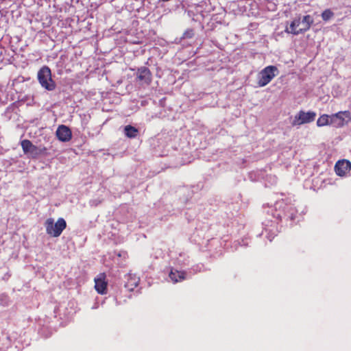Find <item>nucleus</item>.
Returning a JSON list of instances; mask_svg holds the SVG:
<instances>
[{"mask_svg":"<svg viewBox=\"0 0 351 351\" xmlns=\"http://www.w3.org/2000/svg\"><path fill=\"white\" fill-rule=\"evenodd\" d=\"M316 113L313 111L305 112L304 110H300L293 118L291 123L293 126L300 125L306 123H309L315 119Z\"/></svg>","mask_w":351,"mask_h":351,"instance_id":"obj_6","label":"nucleus"},{"mask_svg":"<svg viewBox=\"0 0 351 351\" xmlns=\"http://www.w3.org/2000/svg\"><path fill=\"white\" fill-rule=\"evenodd\" d=\"M301 24L302 23L300 18L295 19L290 24L289 30L287 29L286 32L294 35H298L299 34L303 33L302 27L299 28Z\"/></svg>","mask_w":351,"mask_h":351,"instance_id":"obj_12","label":"nucleus"},{"mask_svg":"<svg viewBox=\"0 0 351 351\" xmlns=\"http://www.w3.org/2000/svg\"><path fill=\"white\" fill-rule=\"evenodd\" d=\"M21 145L24 154H30L32 158H36L39 155L45 154L47 150L45 147L41 148L36 147L27 139L23 140L21 142Z\"/></svg>","mask_w":351,"mask_h":351,"instance_id":"obj_5","label":"nucleus"},{"mask_svg":"<svg viewBox=\"0 0 351 351\" xmlns=\"http://www.w3.org/2000/svg\"><path fill=\"white\" fill-rule=\"evenodd\" d=\"M38 80L43 88L51 91L56 88V82L52 80L51 69L47 66H43L37 74Z\"/></svg>","mask_w":351,"mask_h":351,"instance_id":"obj_2","label":"nucleus"},{"mask_svg":"<svg viewBox=\"0 0 351 351\" xmlns=\"http://www.w3.org/2000/svg\"><path fill=\"white\" fill-rule=\"evenodd\" d=\"M124 132L125 136L130 138H135L138 132V130L136 128L130 125H126L125 127Z\"/></svg>","mask_w":351,"mask_h":351,"instance_id":"obj_16","label":"nucleus"},{"mask_svg":"<svg viewBox=\"0 0 351 351\" xmlns=\"http://www.w3.org/2000/svg\"><path fill=\"white\" fill-rule=\"evenodd\" d=\"M333 12L329 10V9H327V10H325L322 13V18L324 21H328L332 16H333Z\"/></svg>","mask_w":351,"mask_h":351,"instance_id":"obj_17","label":"nucleus"},{"mask_svg":"<svg viewBox=\"0 0 351 351\" xmlns=\"http://www.w3.org/2000/svg\"><path fill=\"white\" fill-rule=\"evenodd\" d=\"M171 280L174 282H178L184 280L186 278V272L184 271H178L173 269L171 270L169 274Z\"/></svg>","mask_w":351,"mask_h":351,"instance_id":"obj_13","label":"nucleus"},{"mask_svg":"<svg viewBox=\"0 0 351 351\" xmlns=\"http://www.w3.org/2000/svg\"><path fill=\"white\" fill-rule=\"evenodd\" d=\"M330 124V115L324 114L321 115L317 120V125L323 127Z\"/></svg>","mask_w":351,"mask_h":351,"instance_id":"obj_15","label":"nucleus"},{"mask_svg":"<svg viewBox=\"0 0 351 351\" xmlns=\"http://www.w3.org/2000/svg\"><path fill=\"white\" fill-rule=\"evenodd\" d=\"M350 169L351 162L348 160H339L335 166V171L339 176H344Z\"/></svg>","mask_w":351,"mask_h":351,"instance_id":"obj_9","label":"nucleus"},{"mask_svg":"<svg viewBox=\"0 0 351 351\" xmlns=\"http://www.w3.org/2000/svg\"><path fill=\"white\" fill-rule=\"evenodd\" d=\"M95 289L99 294L104 295L107 293L108 282L105 273L99 274L94 280Z\"/></svg>","mask_w":351,"mask_h":351,"instance_id":"obj_7","label":"nucleus"},{"mask_svg":"<svg viewBox=\"0 0 351 351\" xmlns=\"http://www.w3.org/2000/svg\"><path fill=\"white\" fill-rule=\"evenodd\" d=\"M137 78L147 85H149L152 82V75L150 70L147 67L141 66L138 69Z\"/></svg>","mask_w":351,"mask_h":351,"instance_id":"obj_11","label":"nucleus"},{"mask_svg":"<svg viewBox=\"0 0 351 351\" xmlns=\"http://www.w3.org/2000/svg\"><path fill=\"white\" fill-rule=\"evenodd\" d=\"M125 288L129 291H132L139 284L140 278L135 274H128L125 276Z\"/></svg>","mask_w":351,"mask_h":351,"instance_id":"obj_10","label":"nucleus"},{"mask_svg":"<svg viewBox=\"0 0 351 351\" xmlns=\"http://www.w3.org/2000/svg\"><path fill=\"white\" fill-rule=\"evenodd\" d=\"M58 139L62 142H68L72 138V132L69 127L60 125L56 132Z\"/></svg>","mask_w":351,"mask_h":351,"instance_id":"obj_8","label":"nucleus"},{"mask_svg":"<svg viewBox=\"0 0 351 351\" xmlns=\"http://www.w3.org/2000/svg\"><path fill=\"white\" fill-rule=\"evenodd\" d=\"M45 226L46 232L53 237H58L66 227V221L63 218H59L56 223L52 218L45 221Z\"/></svg>","mask_w":351,"mask_h":351,"instance_id":"obj_1","label":"nucleus"},{"mask_svg":"<svg viewBox=\"0 0 351 351\" xmlns=\"http://www.w3.org/2000/svg\"><path fill=\"white\" fill-rule=\"evenodd\" d=\"M278 74V68L270 65L264 68L258 75V84L260 87L267 85Z\"/></svg>","mask_w":351,"mask_h":351,"instance_id":"obj_3","label":"nucleus"},{"mask_svg":"<svg viewBox=\"0 0 351 351\" xmlns=\"http://www.w3.org/2000/svg\"><path fill=\"white\" fill-rule=\"evenodd\" d=\"M351 121V113L348 110L339 111L330 115V124L340 128L348 125Z\"/></svg>","mask_w":351,"mask_h":351,"instance_id":"obj_4","label":"nucleus"},{"mask_svg":"<svg viewBox=\"0 0 351 351\" xmlns=\"http://www.w3.org/2000/svg\"><path fill=\"white\" fill-rule=\"evenodd\" d=\"M302 23V30L303 32L308 30L313 23V20L310 15H306L303 17Z\"/></svg>","mask_w":351,"mask_h":351,"instance_id":"obj_14","label":"nucleus"},{"mask_svg":"<svg viewBox=\"0 0 351 351\" xmlns=\"http://www.w3.org/2000/svg\"><path fill=\"white\" fill-rule=\"evenodd\" d=\"M193 36L194 30L193 29H188L184 32L182 37L184 38H191Z\"/></svg>","mask_w":351,"mask_h":351,"instance_id":"obj_18","label":"nucleus"}]
</instances>
